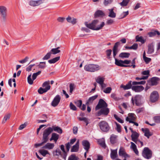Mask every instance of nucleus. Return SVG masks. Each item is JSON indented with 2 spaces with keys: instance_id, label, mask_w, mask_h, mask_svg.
<instances>
[{
  "instance_id": "1",
  "label": "nucleus",
  "mask_w": 160,
  "mask_h": 160,
  "mask_svg": "<svg viewBox=\"0 0 160 160\" xmlns=\"http://www.w3.org/2000/svg\"><path fill=\"white\" fill-rule=\"evenodd\" d=\"M99 21L94 20L92 23L88 24L87 22H85V25L88 28L93 30H98L101 29L105 25L104 22H102L100 26L96 27V25L98 23Z\"/></svg>"
},
{
  "instance_id": "2",
  "label": "nucleus",
  "mask_w": 160,
  "mask_h": 160,
  "mask_svg": "<svg viewBox=\"0 0 160 160\" xmlns=\"http://www.w3.org/2000/svg\"><path fill=\"white\" fill-rule=\"evenodd\" d=\"M85 70L90 72H94L100 69L101 67L98 65L89 64L86 65L84 67Z\"/></svg>"
},
{
  "instance_id": "3",
  "label": "nucleus",
  "mask_w": 160,
  "mask_h": 160,
  "mask_svg": "<svg viewBox=\"0 0 160 160\" xmlns=\"http://www.w3.org/2000/svg\"><path fill=\"white\" fill-rule=\"evenodd\" d=\"M52 131V129L50 127L45 129L43 132L42 141L46 143L48 141V136Z\"/></svg>"
},
{
  "instance_id": "4",
  "label": "nucleus",
  "mask_w": 160,
  "mask_h": 160,
  "mask_svg": "<svg viewBox=\"0 0 160 160\" xmlns=\"http://www.w3.org/2000/svg\"><path fill=\"white\" fill-rule=\"evenodd\" d=\"M7 8L4 6H0V15L2 21L5 22L7 18Z\"/></svg>"
},
{
  "instance_id": "5",
  "label": "nucleus",
  "mask_w": 160,
  "mask_h": 160,
  "mask_svg": "<svg viewBox=\"0 0 160 160\" xmlns=\"http://www.w3.org/2000/svg\"><path fill=\"white\" fill-rule=\"evenodd\" d=\"M98 126L101 130L103 132H107L109 129V126L108 124L105 121L100 122L98 123Z\"/></svg>"
},
{
  "instance_id": "6",
  "label": "nucleus",
  "mask_w": 160,
  "mask_h": 160,
  "mask_svg": "<svg viewBox=\"0 0 160 160\" xmlns=\"http://www.w3.org/2000/svg\"><path fill=\"white\" fill-rule=\"evenodd\" d=\"M152 151L148 147L145 148L142 152V156L145 158L149 159L152 157Z\"/></svg>"
},
{
  "instance_id": "7",
  "label": "nucleus",
  "mask_w": 160,
  "mask_h": 160,
  "mask_svg": "<svg viewBox=\"0 0 160 160\" xmlns=\"http://www.w3.org/2000/svg\"><path fill=\"white\" fill-rule=\"evenodd\" d=\"M141 96L137 95L134 98L132 97V102L133 104H134V102L137 106H139L141 104Z\"/></svg>"
},
{
  "instance_id": "8",
  "label": "nucleus",
  "mask_w": 160,
  "mask_h": 160,
  "mask_svg": "<svg viewBox=\"0 0 160 160\" xmlns=\"http://www.w3.org/2000/svg\"><path fill=\"white\" fill-rule=\"evenodd\" d=\"M107 104L105 101L103 99H100L95 108V109L97 110L100 108H107Z\"/></svg>"
},
{
  "instance_id": "9",
  "label": "nucleus",
  "mask_w": 160,
  "mask_h": 160,
  "mask_svg": "<svg viewBox=\"0 0 160 160\" xmlns=\"http://www.w3.org/2000/svg\"><path fill=\"white\" fill-rule=\"evenodd\" d=\"M158 97L159 95L158 92L156 91H153L151 93L150 101L152 102H154L158 100Z\"/></svg>"
},
{
  "instance_id": "10",
  "label": "nucleus",
  "mask_w": 160,
  "mask_h": 160,
  "mask_svg": "<svg viewBox=\"0 0 160 160\" xmlns=\"http://www.w3.org/2000/svg\"><path fill=\"white\" fill-rule=\"evenodd\" d=\"M61 100V97L59 95H57L54 98L51 103V105L53 107L57 106L59 102Z\"/></svg>"
},
{
  "instance_id": "11",
  "label": "nucleus",
  "mask_w": 160,
  "mask_h": 160,
  "mask_svg": "<svg viewBox=\"0 0 160 160\" xmlns=\"http://www.w3.org/2000/svg\"><path fill=\"white\" fill-rule=\"evenodd\" d=\"M154 43L152 42L149 43L147 46L148 51L147 53L148 54H151L154 52Z\"/></svg>"
},
{
  "instance_id": "12",
  "label": "nucleus",
  "mask_w": 160,
  "mask_h": 160,
  "mask_svg": "<svg viewBox=\"0 0 160 160\" xmlns=\"http://www.w3.org/2000/svg\"><path fill=\"white\" fill-rule=\"evenodd\" d=\"M109 112V108H101V110L98 112V116H99L102 114L107 115Z\"/></svg>"
},
{
  "instance_id": "13",
  "label": "nucleus",
  "mask_w": 160,
  "mask_h": 160,
  "mask_svg": "<svg viewBox=\"0 0 160 160\" xmlns=\"http://www.w3.org/2000/svg\"><path fill=\"white\" fill-rule=\"evenodd\" d=\"M132 89L136 92H139L143 90L144 88L142 86H132Z\"/></svg>"
},
{
  "instance_id": "14",
  "label": "nucleus",
  "mask_w": 160,
  "mask_h": 160,
  "mask_svg": "<svg viewBox=\"0 0 160 160\" xmlns=\"http://www.w3.org/2000/svg\"><path fill=\"white\" fill-rule=\"evenodd\" d=\"M82 144L84 148L88 152L90 147V144L89 142L86 140H83Z\"/></svg>"
},
{
  "instance_id": "15",
  "label": "nucleus",
  "mask_w": 160,
  "mask_h": 160,
  "mask_svg": "<svg viewBox=\"0 0 160 160\" xmlns=\"http://www.w3.org/2000/svg\"><path fill=\"white\" fill-rule=\"evenodd\" d=\"M43 0H38L37 1H31L29 2V5L33 7L38 6L42 3V1Z\"/></svg>"
},
{
  "instance_id": "16",
  "label": "nucleus",
  "mask_w": 160,
  "mask_h": 160,
  "mask_svg": "<svg viewBox=\"0 0 160 160\" xmlns=\"http://www.w3.org/2000/svg\"><path fill=\"white\" fill-rule=\"evenodd\" d=\"M142 131L144 133V136L148 138L152 135V134L150 132L149 129L148 128H142Z\"/></svg>"
},
{
  "instance_id": "17",
  "label": "nucleus",
  "mask_w": 160,
  "mask_h": 160,
  "mask_svg": "<svg viewBox=\"0 0 160 160\" xmlns=\"http://www.w3.org/2000/svg\"><path fill=\"white\" fill-rule=\"evenodd\" d=\"M54 146V145L53 143H48L46 144L44 146L42 147V148L44 149H52Z\"/></svg>"
},
{
  "instance_id": "18",
  "label": "nucleus",
  "mask_w": 160,
  "mask_h": 160,
  "mask_svg": "<svg viewBox=\"0 0 160 160\" xmlns=\"http://www.w3.org/2000/svg\"><path fill=\"white\" fill-rule=\"evenodd\" d=\"M115 64L117 66L123 67H130V66L129 65H124L122 63V60H118L117 58H115Z\"/></svg>"
},
{
  "instance_id": "19",
  "label": "nucleus",
  "mask_w": 160,
  "mask_h": 160,
  "mask_svg": "<svg viewBox=\"0 0 160 160\" xmlns=\"http://www.w3.org/2000/svg\"><path fill=\"white\" fill-rule=\"evenodd\" d=\"M132 81H129L126 85H124L121 84L120 86V88H122L124 90H127L132 88Z\"/></svg>"
},
{
  "instance_id": "20",
  "label": "nucleus",
  "mask_w": 160,
  "mask_h": 160,
  "mask_svg": "<svg viewBox=\"0 0 160 160\" xmlns=\"http://www.w3.org/2000/svg\"><path fill=\"white\" fill-rule=\"evenodd\" d=\"M136 119V115L133 113H129L128 114V117H127L126 118V120L127 121H129L130 120L132 121L135 120Z\"/></svg>"
},
{
  "instance_id": "21",
  "label": "nucleus",
  "mask_w": 160,
  "mask_h": 160,
  "mask_svg": "<svg viewBox=\"0 0 160 160\" xmlns=\"http://www.w3.org/2000/svg\"><path fill=\"white\" fill-rule=\"evenodd\" d=\"M119 155L120 156H123L125 158L128 157V155L126 153L124 149L122 147L120 148L119 151Z\"/></svg>"
},
{
  "instance_id": "22",
  "label": "nucleus",
  "mask_w": 160,
  "mask_h": 160,
  "mask_svg": "<svg viewBox=\"0 0 160 160\" xmlns=\"http://www.w3.org/2000/svg\"><path fill=\"white\" fill-rule=\"evenodd\" d=\"M59 135L55 133H53L52 134L51 138L50 139V140L51 141L53 140L56 143L59 138Z\"/></svg>"
},
{
  "instance_id": "23",
  "label": "nucleus",
  "mask_w": 160,
  "mask_h": 160,
  "mask_svg": "<svg viewBox=\"0 0 160 160\" xmlns=\"http://www.w3.org/2000/svg\"><path fill=\"white\" fill-rule=\"evenodd\" d=\"M139 134L135 131H132V134L131 135L132 140L135 141V140L138 138Z\"/></svg>"
},
{
  "instance_id": "24",
  "label": "nucleus",
  "mask_w": 160,
  "mask_h": 160,
  "mask_svg": "<svg viewBox=\"0 0 160 160\" xmlns=\"http://www.w3.org/2000/svg\"><path fill=\"white\" fill-rule=\"evenodd\" d=\"M131 148L132 149L133 151L137 155H138V152L137 149V146L133 142H131Z\"/></svg>"
},
{
  "instance_id": "25",
  "label": "nucleus",
  "mask_w": 160,
  "mask_h": 160,
  "mask_svg": "<svg viewBox=\"0 0 160 160\" xmlns=\"http://www.w3.org/2000/svg\"><path fill=\"white\" fill-rule=\"evenodd\" d=\"M79 141H78L75 144L73 145L71 149V152H77L78 151L79 149Z\"/></svg>"
},
{
  "instance_id": "26",
  "label": "nucleus",
  "mask_w": 160,
  "mask_h": 160,
  "mask_svg": "<svg viewBox=\"0 0 160 160\" xmlns=\"http://www.w3.org/2000/svg\"><path fill=\"white\" fill-rule=\"evenodd\" d=\"M98 97V95H96L94 96H93L90 97L87 101L86 104L88 105L89 104L92 103L93 101L96 99Z\"/></svg>"
},
{
  "instance_id": "27",
  "label": "nucleus",
  "mask_w": 160,
  "mask_h": 160,
  "mask_svg": "<svg viewBox=\"0 0 160 160\" xmlns=\"http://www.w3.org/2000/svg\"><path fill=\"white\" fill-rule=\"evenodd\" d=\"M105 16V14L103 12L100 10H97L94 14L95 17L96 18L99 17H103Z\"/></svg>"
},
{
  "instance_id": "28",
  "label": "nucleus",
  "mask_w": 160,
  "mask_h": 160,
  "mask_svg": "<svg viewBox=\"0 0 160 160\" xmlns=\"http://www.w3.org/2000/svg\"><path fill=\"white\" fill-rule=\"evenodd\" d=\"M60 48V47H58L56 48H52L50 52L51 53V54H57L60 52V50H59Z\"/></svg>"
},
{
  "instance_id": "29",
  "label": "nucleus",
  "mask_w": 160,
  "mask_h": 160,
  "mask_svg": "<svg viewBox=\"0 0 160 160\" xmlns=\"http://www.w3.org/2000/svg\"><path fill=\"white\" fill-rule=\"evenodd\" d=\"M113 8L109 9V13L108 16L112 18H114L116 17V14L113 11Z\"/></svg>"
},
{
  "instance_id": "30",
  "label": "nucleus",
  "mask_w": 160,
  "mask_h": 160,
  "mask_svg": "<svg viewBox=\"0 0 160 160\" xmlns=\"http://www.w3.org/2000/svg\"><path fill=\"white\" fill-rule=\"evenodd\" d=\"M158 80L159 78H158L156 77L152 78L151 80V85L153 86L157 85Z\"/></svg>"
},
{
  "instance_id": "31",
  "label": "nucleus",
  "mask_w": 160,
  "mask_h": 160,
  "mask_svg": "<svg viewBox=\"0 0 160 160\" xmlns=\"http://www.w3.org/2000/svg\"><path fill=\"white\" fill-rule=\"evenodd\" d=\"M66 20L68 22H70L73 24H75L76 22V19L72 18L69 16H68L66 18Z\"/></svg>"
},
{
  "instance_id": "32",
  "label": "nucleus",
  "mask_w": 160,
  "mask_h": 160,
  "mask_svg": "<svg viewBox=\"0 0 160 160\" xmlns=\"http://www.w3.org/2000/svg\"><path fill=\"white\" fill-rule=\"evenodd\" d=\"M135 38L136 42H140L142 44L144 43L145 42V40L144 39L142 36L139 37L138 35H137L136 36Z\"/></svg>"
},
{
  "instance_id": "33",
  "label": "nucleus",
  "mask_w": 160,
  "mask_h": 160,
  "mask_svg": "<svg viewBox=\"0 0 160 160\" xmlns=\"http://www.w3.org/2000/svg\"><path fill=\"white\" fill-rule=\"evenodd\" d=\"M118 156V154L117 153V150H112L111 152V158L114 159L116 158Z\"/></svg>"
},
{
  "instance_id": "34",
  "label": "nucleus",
  "mask_w": 160,
  "mask_h": 160,
  "mask_svg": "<svg viewBox=\"0 0 160 160\" xmlns=\"http://www.w3.org/2000/svg\"><path fill=\"white\" fill-rule=\"evenodd\" d=\"M130 55V53L128 52H121L119 55V57L122 58H128Z\"/></svg>"
},
{
  "instance_id": "35",
  "label": "nucleus",
  "mask_w": 160,
  "mask_h": 160,
  "mask_svg": "<svg viewBox=\"0 0 160 160\" xmlns=\"http://www.w3.org/2000/svg\"><path fill=\"white\" fill-rule=\"evenodd\" d=\"M38 152L43 157H45L47 154H49V152L44 149L39 150Z\"/></svg>"
},
{
  "instance_id": "36",
  "label": "nucleus",
  "mask_w": 160,
  "mask_h": 160,
  "mask_svg": "<svg viewBox=\"0 0 160 160\" xmlns=\"http://www.w3.org/2000/svg\"><path fill=\"white\" fill-rule=\"evenodd\" d=\"M60 58V56L57 57L49 60L48 61V62L50 64L54 63L58 61L59 60Z\"/></svg>"
},
{
  "instance_id": "37",
  "label": "nucleus",
  "mask_w": 160,
  "mask_h": 160,
  "mask_svg": "<svg viewBox=\"0 0 160 160\" xmlns=\"http://www.w3.org/2000/svg\"><path fill=\"white\" fill-rule=\"evenodd\" d=\"M50 81H48L44 82L42 84V86L43 88H49L48 90H50L51 88V86L49 85Z\"/></svg>"
},
{
  "instance_id": "38",
  "label": "nucleus",
  "mask_w": 160,
  "mask_h": 160,
  "mask_svg": "<svg viewBox=\"0 0 160 160\" xmlns=\"http://www.w3.org/2000/svg\"><path fill=\"white\" fill-rule=\"evenodd\" d=\"M117 136L114 135H112L110 138L111 142L113 144L116 142Z\"/></svg>"
},
{
  "instance_id": "39",
  "label": "nucleus",
  "mask_w": 160,
  "mask_h": 160,
  "mask_svg": "<svg viewBox=\"0 0 160 160\" xmlns=\"http://www.w3.org/2000/svg\"><path fill=\"white\" fill-rule=\"evenodd\" d=\"M105 78L103 77H98L96 79V82L100 85L103 82Z\"/></svg>"
},
{
  "instance_id": "40",
  "label": "nucleus",
  "mask_w": 160,
  "mask_h": 160,
  "mask_svg": "<svg viewBox=\"0 0 160 160\" xmlns=\"http://www.w3.org/2000/svg\"><path fill=\"white\" fill-rule=\"evenodd\" d=\"M51 128L52 129L53 131L54 130L55 131L57 132L58 133H60V134H61L62 133V129L60 127H59L58 126L55 127V126H53Z\"/></svg>"
},
{
  "instance_id": "41",
  "label": "nucleus",
  "mask_w": 160,
  "mask_h": 160,
  "mask_svg": "<svg viewBox=\"0 0 160 160\" xmlns=\"http://www.w3.org/2000/svg\"><path fill=\"white\" fill-rule=\"evenodd\" d=\"M49 88H43L41 87L38 90V92L40 94H42L46 92L48 90Z\"/></svg>"
},
{
  "instance_id": "42",
  "label": "nucleus",
  "mask_w": 160,
  "mask_h": 160,
  "mask_svg": "<svg viewBox=\"0 0 160 160\" xmlns=\"http://www.w3.org/2000/svg\"><path fill=\"white\" fill-rule=\"evenodd\" d=\"M130 0H123L122 2L119 3L122 7L126 6L129 2Z\"/></svg>"
},
{
  "instance_id": "43",
  "label": "nucleus",
  "mask_w": 160,
  "mask_h": 160,
  "mask_svg": "<svg viewBox=\"0 0 160 160\" xmlns=\"http://www.w3.org/2000/svg\"><path fill=\"white\" fill-rule=\"evenodd\" d=\"M68 160H80V159L75 155L73 154L69 157Z\"/></svg>"
},
{
  "instance_id": "44",
  "label": "nucleus",
  "mask_w": 160,
  "mask_h": 160,
  "mask_svg": "<svg viewBox=\"0 0 160 160\" xmlns=\"http://www.w3.org/2000/svg\"><path fill=\"white\" fill-rule=\"evenodd\" d=\"M78 120L80 121H83L85 122L86 123V125L87 126L88 124L89 123L88 119V118L85 117H78Z\"/></svg>"
},
{
  "instance_id": "45",
  "label": "nucleus",
  "mask_w": 160,
  "mask_h": 160,
  "mask_svg": "<svg viewBox=\"0 0 160 160\" xmlns=\"http://www.w3.org/2000/svg\"><path fill=\"white\" fill-rule=\"evenodd\" d=\"M113 1V0H104L103 4L105 6L111 4Z\"/></svg>"
},
{
  "instance_id": "46",
  "label": "nucleus",
  "mask_w": 160,
  "mask_h": 160,
  "mask_svg": "<svg viewBox=\"0 0 160 160\" xmlns=\"http://www.w3.org/2000/svg\"><path fill=\"white\" fill-rule=\"evenodd\" d=\"M146 83V81H142L140 82H132V85H143L145 84Z\"/></svg>"
},
{
  "instance_id": "47",
  "label": "nucleus",
  "mask_w": 160,
  "mask_h": 160,
  "mask_svg": "<svg viewBox=\"0 0 160 160\" xmlns=\"http://www.w3.org/2000/svg\"><path fill=\"white\" fill-rule=\"evenodd\" d=\"M11 116V114L10 113H8V114L6 115L4 117L3 120L2 121V123H4L6 122L8 120Z\"/></svg>"
},
{
  "instance_id": "48",
  "label": "nucleus",
  "mask_w": 160,
  "mask_h": 160,
  "mask_svg": "<svg viewBox=\"0 0 160 160\" xmlns=\"http://www.w3.org/2000/svg\"><path fill=\"white\" fill-rule=\"evenodd\" d=\"M51 53L50 52H48L42 58L43 60H47L50 58Z\"/></svg>"
},
{
  "instance_id": "49",
  "label": "nucleus",
  "mask_w": 160,
  "mask_h": 160,
  "mask_svg": "<svg viewBox=\"0 0 160 160\" xmlns=\"http://www.w3.org/2000/svg\"><path fill=\"white\" fill-rule=\"evenodd\" d=\"M99 144L103 148H105L106 146L105 144V141L103 139L100 140L98 141Z\"/></svg>"
},
{
  "instance_id": "50",
  "label": "nucleus",
  "mask_w": 160,
  "mask_h": 160,
  "mask_svg": "<svg viewBox=\"0 0 160 160\" xmlns=\"http://www.w3.org/2000/svg\"><path fill=\"white\" fill-rule=\"evenodd\" d=\"M38 66L39 68L44 69L46 67V62H40Z\"/></svg>"
},
{
  "instance_id": "51",
  "label": "nucleus",
  "mask_w": 160,
  "mask_h": 160,
  "mask_svg": "<svg viewBox=\"0 0 160 160\" xmlns=\"http://www.w3.org/2000/svg\"><path fill=\"white\" fill-rule=\"evenodd\" d=\"M31 74H30L28 76L27 79L28 82V83L30 85H32L33 83V81L34 80H33V79H31Z\"/></svg>"
},
{
  "instance_id": "52",
  "label": "nucleus",
  "mask_w": 160,
  "mask_h": 160,
  "mask_svg": "<svg viewBox=\"0 0 160 160\" xmlns=\"http://www.w3.org/2000/svg\"><path fill=\"white\" fill-rule=\"evenodd\" d=\"M41 72L40 71H39L36 73H34L32 76V78L33 80H35L37 76L40 75Z\"/></svg>"
},
{
  "instance_id": "53",
  "label": "nucleus",
  "mask_w": 160,
  "mask_h": 160,
  "mask_svg": "<svg viewBox=\"0 0 160 160\" xmlns=\"http://www.w3.org/2000/svg\"><path fill=\"white\" fill-rule=\"evenodd\" d=\"M70 92L72 93L73 90L75 89V86L74 84L70 83L69 85Z\"/></svg>"
},
{
  "instance_id": "54",
  "label": "nucleus",
  "mask_w": 160,
  "mask_h": 160,
  "mask_svg": "<svg viewBox=\"0 0 160 160\" xmlns=\"http://www.w3.org/2000/svg\"><path fill=\"white\" fill-rule=\"evenodd\" d=\"M153 119L155 122L157 123H160V116H158L154 117L153 118Z\"/></svg>"
},
{
  "instance_id": "55",
  "label": "nucleus",
  "mask_w": 160,
  "mask_h": 160,
  "mask_svg": "<svg viewBox=\"0 0 160 160\" xmlns=\"http://www.w3.org/2000/svg\"><path fill=\"white\" fill-rule=\"evenodd\" d=\"M115 118L120 123H123L124 121L123 120H122L121 118L118 117V116L116 114L114 115Z\"/></svg>"
},
{
  "instance_id": "56",
  "label": "nucleus",
  "mask_w": 160,
  "mask_h": 160,
  "mask_svg": "<svg viewBox=\"0 0 160 160\" xmlns=\"http://www.w3.org/2000/svg\"><path fill=\"white\" fill-rule=\"evenodd\" d=\"M76 105L79 108H80L82 104V101L81 100H79L75 102Z\"/></svg>"
},
{
  "instance_id": "57",
  "label": "nucleus",
  "mask_w": 160,
  "mask_h": 160,
  "mask_svg": "<svg viewBox=\"0 0 160 160\" xmlns=\"http://www.w3.org/2000/svg\"><path fill=\"white\" fill-rule=\"evenodd\" d=\"M112 90V88L111 87H108L104 90L103 92L106 93H110Z\"/></svg>"
},
{
  "instance_id": "58",
  "label": "nucleus",
  "mask_w": 160,
  "mask_h": 160,
  "mask_svg": "<svg viewBox=\"0 0 160 160\" xmlns=\"http://www.w3.org/2000/svg\"><path fill=\"white\" fill-rule=\"evenodd\" d=\"M115 123L117 126L116 130L117 131L119 132H121V127L120 125H119V124H118L116 122H115Z\"/></svg>"
},
{
  "instance_id": "59",
  "label": "nucleus",
  "mask_w": 160,
  "mask_h": 160,
  "mask_svg": "<svg viewBox=\"0 0 160 160\" xmlns=\"http://www.w3.org/2000/svg\"><path fill=\"white\" fill-rule=\"evenodd\" d=\"M114 21L113 19H109L106 22V24L108 25H110L112 24Z\"/></svg>"
},
{
  "instance_id": "60",
  "label": "nucleus",
  "mask_w": 160,
  "mask_h": 160,
  "mask_svg": "<svg viewBox=\"0 0 160 160\" xmlns=\"http://www.w3.org/2000/svg\"><path fill=\"white\" fill-rule=\"evenodd\" d=\"M28 58H29L28 57H26L24 59L19 61V62L20 63L23 64L26 62L28 61Z\"/></svg>"
},
{
  "instance_id": "61",
  "label": "nucleus",
  "mask_w": 160,
  "mask_h": 160,
  "mask_svg": "<svg viewBox=\"0 0 160 160\" xmlns=\"http://www.w3.org/2000/svg\"><path fill=\"white\" fill-rule=\"evenodd\" d=\"M113 57L115 59V56L119 51L118 49H112Z\"/></svg>"
},
{
  "instance_id": "62",
  "label": "nucleus",
  "mask_w": 160,
  "mask_h": 160,
  "mask_svg": "<svg viewBox=\"0 0 160 160\" xmlns=\"http://www.w3.org/2000/svg\"><path fill=\"white\" fill-rule=\"evenodd\" d=\"M138 47V44L137 43L133 44L132 46L130 47V49H132L133 50H136Z\"/></svg>"
},
{
  "instance_id": "63",
  "label": "nucleus",
  "mask_w": 160,
  "mask_h": 160,
  "mask_svg": "<svg viewBox=\"0 0 160 160\" xmlns=\"http://www.w3.org/2000/svg\"><path fill=\"white\" fill-rule=\"evenodd\" d=\"M120 43L119 42H116L114 44V45L113 48V49H118V47L120 45Z\"/></svg>"
},
{
  "instance_id": "64",
  "label": "nucleus",
  "mask_w": 160,
  "mask_h": 160,
  "mask_svg": "<svg viewBox=\"0 0 160 160\" xmlns=\"http://www.w3.org/2000/svg\"><path fill=\"white\" fill-rule=\"evenodd\" d=\"M70 109L73 110H76L77 109L76 106L72 102H71L70 104Z\"/></svg>"
}]
</instances>
